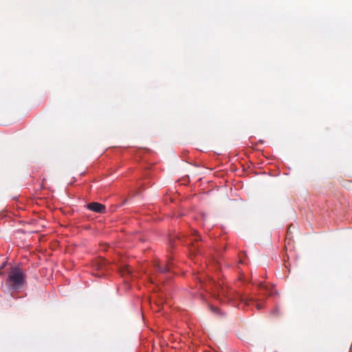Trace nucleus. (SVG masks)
Masks as SVG:
<instances>
[{
  "label": "nucleus",
  "mask_w": 352,
  "mask_h": 352,
  "mask_svg": "<svg viewBox=\"0 0 352 352\" xmlns=\"http://www.w3.org/2000/svg\"><path fill=\"white\" fill-rule=\"evenodd\" d=\"M26 276L19 267H12L8 273L6 284L11 290L22 289L25 283Z\"/></svg>",
  "instance_id": "nucleus-1"
},
{
  "label": "nucleus",
  "mask_w": 352,
  "mask_h": 352,
  "mask_svg": "<svg viewBox=\"0 0 352 352\" xmlns=\"http://www.w3.org/2000/svg\"><path fill=\"white\" fill-rule=\"evenodd\" d=\"M218 296L221 298V300H223L224 302L228 301L236 303V302L240 301L243 302L246 305H249L250 302L254 301V298H245L241 294L228 287H221L218 292Z\"/></svg>",
  "instance_id": "nucleus-2"
},
{
  "label": "nucleus",
  "mask_w": 352,
  "mask_h": 352,
  "mask_svg": "<svg viewBox=\"0 0 352 352\" xmlns=\"http://www.w3.org/2000/svg\"><path fill=\"white\" fill-rule=\"evenodd\" d=\"M87 208L91 211L98 213H104L106 211L105 206L98 202H91L87 205Z\"/></svg>",
  "instance_id": "nucleus-3"
},
{
  "label": "nucleus",
  "mask_w": 352,
  "mask_h": 352,
  "mask_svg": "<svg viewBox=\"0 0 352 352\" xmlns=\"http://www.w3.org/2000/svg\"><path fill=\"white\" fill-rule=\"evenodd\" d=\"M259 288L264 295L272 296L273 294L272 289L264 284H260Z\"/></svg>",
  "instance_id": "nucleus-4"
},
{
  "label": "nucleus",
  "mask_w": 352,
  "mask_h": 352,
  "mask_svg": "<svg viewBox=\"0 0 352 352\" xmlns=\"http://www.w3.org/2000/svg\"><path fill=\"white\" fill-rule=\"evenodd\" d=\"M120 272L122 276L129 275L131 273V270L128 265H123L120 268Z\"/></svg>",
  "instance_id": "nucleus-5"
},
{
  "label": "nucleus",
  "mask_w": 352,
  "mask_h": 352,
  "mask_svg": "<svg viewBox=\"0 0 352 352\" xmlns=\"http://www.w3.org/2000/svg\"><path fill=\"white\" fill-rule=\"evenodd\" d=\"M157 270L160 272H166L170 270V265H166L165 266H162L160 264L156 265Z\"/></svg>",
  "instance_id": "nucleus-6"
},
{
  "label": "nucleus",
  "mask_w": 352,
  "mask_h": 352,
  "mask_svg": "<svg viewBox=\"0 0 352 352\" xmlns=\"http://www.w3.org/2000/svg\"><path fill=\"white\" fill-rule=\"evenodd\" d=\"M198 241V237L196 236L195 241ZM198 248H199V246L197 245V242L191 243L190 251L192 252L195 253V252H198Z\"/></svg>",
  "instance_id": "nucleus-7"
},
{
  "label": "nucleus",
  "mask_w": 352,
  "mask_h": 352,
  "mask_svg": "<svg viewBox=\"0 0 352 352\" xmlns=\"http://www.w3.org/2000/svg\"><path fill=\"white\" fill-rule=\"evenodd\" d=\"M256 307L257 309H261L263 306L261 303H256Z\"/></svg>",
  "instance_id": "nucleus-8"
},
{
  "label": "nucleus",
  "mask_w": 352,
  "mask_h": 352,
  "mask_svg": "<svg viewBox=\"0 0 352 352\" xmlns=\"http://www.w3.org/2000/svg\"><path fill=\"white\" fill-rule=\"evenodd\" d=\"M211 310H212L213 312H218V311H219V308H217V307H211Z\"/></svg>",
  "instance_id": "nucleus-9"
},
{
  "label": "nucleus",
  "mask_w": 352,
  "mask_h": 352,
  "mask_svg": "<svg viewBox=\"0 0 352 352\" xmlns=\"http://www.w3.org/2000/svg\"><path fill=\"white\" fill-rule=\"evenodd\" d=\"M196 234H197L196 230H193L192 232V234H194L195 236H196Z\"/></svg>",
  "instance_id": "nucleus-10"
}]
</instances>
